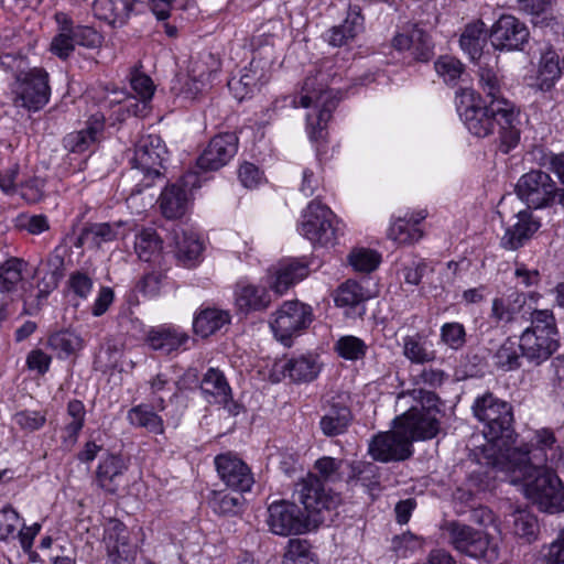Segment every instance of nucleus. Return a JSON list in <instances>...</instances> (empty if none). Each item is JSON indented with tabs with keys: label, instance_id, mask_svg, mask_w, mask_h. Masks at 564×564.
<instances>
[{
	"label": "nucleus",
	"instance_id": "nucleus-50",
	"mask_svg": "<svg viewBox=\"0 0 564 564\" xmlns=\"http://www.w3.org/2000/svg\"><path fill=\"white\" fill-rule=\"evenodd\" d=\"M25 263L22 259L10 258L0 265V290L11 293L17 290L22 281V273Z\"/></svg>",
	"mask_w": 564,
	"mask_h": 564
},
{
	"label": "nucleus",
	"instance_id": "nucleus-49",
	"mask_svg": "<svg viewBox=\"0 0 564 564\" xmlns=\"http://www.w3.org/2000/svg\"><path fill=\"white\" fill-rule=\"evenodd\" d=\"M243 502L245 498L242 492L239 491H214L209 500L213 510L223 516L237 514L241 510Z\"/></svg>",
	"mask_w": 564,
	"mask_h": 564
},
{
	"label": "nucleus",
	"instance_id": "nucleus-59",
	"mask_svg": "<svg viewBox=\"0 0 564 564\" xmlns=\"http://www.w3.org/2000/svg\"><path fill=\"white\" fill-rule=\"evenodd\" d=\"M441 341L454 350L463 348L466 344L465 327L457 322L445 323L441 327Z\"/></svg>",
	"mask_w": 564,
	"mask_h": 564
},
{
	"label": "nucleus",
	"instance_id": "nucleus-58",
	"mask_svg": "<svg viewBox=\"0 0 564 564\" xmlns=\"http://www.w3.org/2000/svg\"><path fill=\"white\" fill-rule=\"evenodd\" d=\"M349 263L360 272H371L380 263V256L370 249H355L349 254Z\"/></svg>",
	"mask_w": 564,
	"mask_h": 564
},
{
	"label": "nucleus",
	"instance_id": "nucleus-48",
	"mask_svg": "<svg viewBox=\"0 0 564 564\" xmlns=\"http://www.w3.org/2000/svg\"><path fill=\"white\" fill-rule=\"evenodd\" d=\"M284 370L294 381H312L319 372V365L312 356H301L289 360Z\"/></svg>",
	"mask_w": 564,
	"mask_h": 564
},
{
	"label": "nucleus",
	"instance_id": "nucleus-40",
	"mask_svg": "<svg viewBox=\"0 0 564 564\" xmlns=\"http://www.w3.org/2000/svg\"><path fill=\"white\" fill-rule=\"evenodd\" d=\"M85 406L79 400H72L67 404V415L70 419L65 425L62 440L65 448H72L78 438L85 422Z\"/></svg>",
	"mask_w": 564,
	"mask_h": 564
},
{
	"label": "nucleus",
	"instance_id": "nucleus-24",
	"mask_svg": "<svg viewBox=\"0 0 564 564\" xmlns=\"http://www.w3.org/2000/svg\"><path fill=\"white\" fill-rule=\"evenodd\" d=\"M128 469L126 460L115 454H108L99 463L96 471L97 485L107 494L115 495L124 484Z\"/></svg>",
	"mask_w": 564,
	"mask_h": 564
},
{
	"label": "nucleus",
	"instance_id": "nucleus-44",
	"mask_svg": "<svg viewBox=\"0 0 564 564\" xmlns=\"http://www.w3.org/2000/svg\"><path fill=\"white\" fill-rule=\"evenodd\" d=\"M403 355L413 364H427L436 358L435 350L431 349L429 343L419 334L403 338Z\"/></svg>",
	"mask_w": 564,
	"mask_h": 564
},
{
	"label": "nucleus",
	"instance_id": "nucleus-37",
	"mask_svg": "<svg viewBox=\"0 0 564 564\" xmlns=\"http://www.w3.org/2000/svg\"><path fill=\"white\" fill-rule=\"evenodd\" d=\"M55 21L58 25V34L53 39L51 50L59 58L65 59L76 46L72 34V19L64 12H57Z\"/></svg>",
	"mask_w": 564,
	"mask_h": 564
},
{
	"label": "nucleus",
	"instance_id": "nucleus-27",
	"mask_svg": "<svg viewBox=\"0 0 564 564\" xmlns=\"http://www.w3.org/2000/svg\"><path fill=\"white\" fill-rule=\"evenodd\" d=\"M172 235L177 260L186 267L194 265L203 252V242L199 237L181 228L174 229Z\"/></svg>",
	"mask_w": 564,
	"mask_h": 564
},
{
	"label": "nucleus",
	"instance_id": "nucleus-46",
	"mask_svg": "<svg viewBox=\"0 0 564 564\" xmlns=\"http://www.w3.org/2000/svg\"><path fill=\"white\" fill-rule=\"evenodd\" d=\"M48 345L61 358H66L83 349L84 339L73 330L63 329L48 337Z\"/></svg>",
	"mask_w": 564,
	"mask_h": 564
},
{
	"label": "nucleus",
	"instance_id": "nucleus-52",
	"mask_svg": "<svg viewBox=\"0 0 564 564\" xmlns=\"http://www.w3.org/2000/svg\"><path fill=\"white\" fill-rule=\"evenodd\" d=\"M123 351V344L115 338H108L95 357V366L101 371L115 369Z\"/></svg>",
	"mask_w": 564,
	"mask_h": 564
},
{
	"label": "nucleus",
	"instance_id": "nucleus-18",
	"mask_svg": "<svg viewBox=\"0 0 564 564\" xmlns=\"http://www.w3.org/2000/svg\"><path fill=\"white\" fill-rule=\"evenodd\" d=\"M215 466L219 478L234 491L247 492L254 484L253 475L248 465L232 453L219 454L215 457Z\"/></svg>",
	"mask_w": 564,
	"mask_h": 564
},
{
	"label": "nucleus",
	"instance_id": "nucleus-3",
	"mask_svg": "<svg viewBox=\"0 0 564 564\" xmlns=\"http://www.w3.org/2000/svg\"><path fill=\"white\" fill-rule=\"evenodd\" d=\"M510 462L497 469L509 475L511 484H522L525 496L536 503L540 509L556 513L564 510V487L556 471L546 467H536L532 475H521L517 466Z\"/></svg>",
	"mask_w": 564,
	"mask_h": 564
},
{
	"label": "nucleus",
	"instance_id": "nucleus-36",
	"mask_svg": "<svg viewBox=\"0 0 564 564\" xmlns=\"http://www.w3.org/2000/svg\"><path fill=\"white\" fill-rule=\"evenodd\" d=\"M350 473L346 479V482L355 487L360 484L369 492L379 488L380 474L379 467L373 463L357 462L349 464Z\"/></svg>",
	"mask_w": 564,
	"mask_h": 564
},
{
	"label": "nucleus",
	"instance_id": "nucleus-60",
	"mask_svg": "<svg viewBox=\"0 0 564 564\" xmlns=\"http://www.w3.org/2000/svg\"><path fill=\"white\" fill-rule=\"evenodd\" d=\"M336 350L343 358L356 360L365 356L367 346L358 337L344 336L337 340Z\"/></svg>",
	"mask_w": 564,
	"mask_h": 564
},
{
	"label": "nucleus",
	"instance_id": "nucleus-54",
	"mask_svg": "<svg viewBox=\"0 0 564 564\" xmlns=\"http://www.w3.org/2000/svg\"><path fill=\"white\" fill-rule=\"evenodd\" d=\"M113 98L109 100L110 105H119L118 120H124L126 115H133L135 117H144L148 113L149 101H142L140 98L127 96L123 91L113 93Z\"/></svg>",
	"mask_w": 564,
	"mask_h": 564
},
{
	"label": "nucleus",
	"instance_id": "nucleus-11",
	"mask_svg": "<svg viewBox=\"0 0 564 564\" xmlns=\"http://www.w3.org/2000/svg\"><path fill=\"white\" fill-rule=\"evenodd\" d=\"M273 316L271 329L275 338L288 347L292 344V337L307 328L313 321L312 307L300 301L284 302Z\"/></svg>",
	"mask_w": 564,
	"mask_h": 564
},
{
	"label": "nucleus",
	"instance_id": "nucleus-47",
	"mask_svg": "<svg viewBox=\"0 0 564 564\" xmlns=\"http://www.w3.org/2000/svg\"><path fill=\"white\" fill-rule=\"evenodd\" d=\"M283 564H319V562L307 540L291 539L286 545Z\"/></svg>",
	"mask_w": 564,
	"mask_h": 564
},
{
	"label": "nucleus",
	"instance_id": "nucleus-38",
	"mask_svg": "<svg viewBox=\"0 0 564 564\" xmlns=\"http://www.w3.org/2000/svg\"><path fill=\"white\" fill-rule=\"evenodd\" d=\"M525 303V296L521 293H512L507 297H497L492 301L491 317L496 323H511L520 313Z\"/></svg>",
	"mask_w": 564,
	"mask_h": 564
},
{
	"label": "nucleus",
	"instance_id": "nucleus-13",
	"mask_svg": "<svg viewBox=\"0 0 564 564\" xmlns=\"http://www.w3.org/2000/svg\"><path fill=\"white\" fill-rule=\"evenodd\" d=\"M369 454L382 463L404 460L412 455V445L404 430L394 423L392 431L380 433L372 438Z\"/></svg>",
	"mask_w": 564,
	"mask_h": 564
},
{
	"label": "nucleus",
	"instance_id": "nucleus-22",
	"mask_svg": "<svg viewBox=\"0 0 564 564\" xmlns=\"http://www.w3.org/2000/svg\"><path fill=\"white\" fill-rule=\"evenodd\" d=\"M392 46L398 51H411L416 62L426 63L434 56L431 36L416 24L411 25L404 33H398L392 40Z\"/></svg>",
	"mask_w": 564,
	"mask_h": 564
},
{
	"label": "nucleus",
	"instance_id": "nucleus-45",
	"mask_svg": "<svg viewBox=\"0 0 564 564\" xmlns=\"http://www.w3.org/2000/svg\"><path fill=\"white\" fill-rule=\"evenodd\" d=\"M478 77L479 87L484 94L490 98V101H495L496 99H506L502 96V79L495 66H491L482 59L479 61Z\"/></svg>",
	"mask_w": 564,
	"mask_h": 564
},
{
	"label": "nucleus",
	"instance_id": "nucleus-6",
	"mask_svg": "<svg viewBox=\"0 0 564 564\" xmlns=\"http://www.w3.org/2000/svg\"><path fill=\"white\" fill-rule=\"evenodd\" d=\"M166 154V148L160 135L147 134L138 140L129 175L135 185L128 199L140 194L143 188L152 186L154 180L161 176L160 169Z\"/></svg>",
	"mask_w": 564,
	"mask_h": 564
},
{
	"label": "nucleus",
	"instance_id": "nucleus-15",
	"mask_svg": "<svg viewBox=\"0 0 564 564\" xmlns=\"http://www.w3.org/2000/svg\"><path fill=\"white\" fill-rule=\"evenodd\" d=\"M199 187L200 180L196 172H187L178 183L166 186L159 198L164 217L174 219L183 216L186 210L188 193Z\"/></svg>",
	"mask_w": 564,
	"mask_h": 564
},
{
	"label": "nucleus",
	"instance_id": "nucleus-41",
	"mask_svg": "<svg viewBox=\"0 0 564 564\" xmlns=\"http://www.w3.org/2000/svg\"><path fill=\"white\" fill-rule=\"evenodd\" d=\"M187 335L171 328L152 329L148 334V343L152 349L170 354L181 347Z\"/></svg>",
	"mask_w": 564,
	"mask_h": 564
},
{
	"label": "nucleus",
	"instance_id": "nucleus-53",
	"mask_svg": "<svg viewBox=\"0 0 564 564\" xmlns=\"http://www.w3.org/2000/svg\"><path fill=\"white\" fill-rule=\"evenodd\" d=\"M128 420L131 424L144 427L154 434H161L164 431L162 419L145 405L132 408L128 412Z\"/></svg>",
	"mask_w": 564,
	"mask_h": 564
},
{
	"label": "nucleus",
	"instance_id": "nucleus-29",
	"mask_svg": "<svg viewBox=\"0 0 564 564\" xmlns=\"http://www.w3.org/2000/svg\"><path fill=\"white\" fill-rule=\"evenodd\" d=\"M200 389L209 403L227 404L231 400V388L218 369H208L200 382Z\"/></svg>",
	"mask_w": 564,
	"mask_h": 564
},
{
	"label": "nucleus",
	"instance_id": "nucleus-51",
	"mask_svg": "<svg viewBox=\"0 0 564 564\" xmlns=\"http://www.w3.org/2000/svg\"><path fill=\"white\" fill-rule=\"evenodd\" d=\"M425 215H420V218L412 221L406 219L397 220L389 229V237L401 245H411L419 241L423 232L417 228V223L424 219Z\"/></svg>",
	"mask_w": 564,
	"mask_h": 564
},
{
	"label": "nucleus",
	"instance_id": "nucleus-34",
	"mask_svg": "<svg viewBox=\"0 0 564 564\" xmlns=\"http://www.w3.org/2000/svg\"><path fill=\"white\" fill-rule=\"evenodd\" d=\"M362 23L360 13L351 10L340 25L333 26L328 31L327 42L335 47L346 45L362 30Z\"/></svg>",
	"mask_w": 564,
	"mask_h": 564
},
{
	"label": "nucleus",
	"instance_id": "nucleus-8",
	"mask_svg": "<svg viewBox=\"0 0 564 564\" xmlns=\"http://www.w3.org/2000/svg\"><path fill=\"white\" fill-rule=\"evenodd\" d=\"M294 495L304 506L313 528L324 523L328 519L329 512L340 502L339 496L327 490L322 480L313 474H308L296 484Z\"/></svg>",
	"mask_w": 564,
	"mask_h": 564
},
{
	"label": "nucleus",
	"instance_id": "nucleus-21",
	"mask_svg": "<svg viewBox=\"0 0 564 564\" xmlns=\"http://www.w3.org/2000/svg\"><path fill=\"white\" fill-rule=\"evenodd\" d=\"M108 549V564H133L137 556V546L129 541L126 525L111 520L106 529Z\"/></svg>",
	"mask_w": 564,
	"mask_h": 564
},
{
	"label": "nucleus",
	"instance_id": "nucleus-4",
	"mask_svg": "<svg viewBox=\"0 0 564 564\" xmlns=\"http://www.w3.org/2000/svg\"><path fill=\"white\" fill-rule=\"evenodd\" d=\"M328 75L318 70L315 75H308L302 86L299 97L293 100L294 107L308 108L312 105L319 108L316 118L307 116V127L312 140L324 138V129L336 109L339 97L337 93L327 89Z\"/></svg>",
	"mask_w": 564,
	"mask_h": 564
},
{
	"label": "nucleus",
	"instance_id": "nucleus-33",
	"mask_svg": "<svg viewBox=\"0 0 564 564\" xmlns=\"http://www.w3.org/2000/svg\"><path fill=\"white\" fill-rule=\"evenodd\" d=\"M561 74H563V64L560 66L557 54L547 52L541 58L538 76L531 86L543 93L550 91Z\"/></svg>",
	"mask_w": 564,
	"mask_h": 564
},
{
	"label": "nucleus",
	"instance_id": "nucleus-14",
	"mask_svg": "<svg viewBox=\"0 0 564 564\" xmlns=\"http://www.w3.org/2000/svg\"><path fill=\"white\" fill-rule=\"evenodd\" d=\"M516 191L529 207L541 208L554 198L556 186L547 173L535 170L520 177Z\"/></svg>",
	"mask_w": 564,
	"mask_h": 564
},
{
	"label": "nucleus",
	"instance_id": "nucleus-39",
	"mask_svg": "<svg viewBox=\"0 0 564 564\" xmlns=\"http://www.w3.org/2000/svg\"><path fill=\"white\" fill-rule=\"evenodd\" d=\"M486 42V25L482 21L477 20L466 25L460 35V46L468 53L471 59L481 61L482 46Z\"/></svg>",
	"mask_w": 564,
	"mask_h": 564
},
{
	"label": "nucleus",
	"instance_id": "nucleus-20",
	"mask_svg": "<svg viewBox=\"0 0 564 564\" xmlns=\"http://www.w3.org/2000/svg\"><path fill=\"white\" fill-rule=\"evenodd\" d=\"M238 137L232 132H226L214 137L208 147L197 159V166L202 171H217L225 166L236 154Z\"/></svg>",
	"mask_w": 564,
	"mask_h": 564
},
{
	"label": "nucleus",
	"instance_id": "nucleus-63",
	"mask_svg": "<svg viewBox=\"0 0 564 564\" xmlns=\"http://www.w3.org/2000/svg\"><path fill=\"white\" fill-rule=\"evenodd\" d=\"M19 513L11 507L7 506L0 510V541L14 538L20 527Z\"/></svg>",
	"mask_w": 564,
	"mask_h": 564
},
{
	"label": "nucleus",
	"instance_id": "nucleus-61",
	"mask_svg": "<svg viewBox=\"0 0 564 564\" xmlns=\"http://www.w3.org/2000/svg\"><path fill=\"white\" fill-rule=\"evenodd\" d=\"M362 288L354 281H347L337 291L335 302L338 306H355L364 302Z\"/></svg>",
	"mask_w": 564,
	"mask_h": 564
},
{
	"label": "nucleus",
	"instance_id": "nucleus-5",
	"mask_svg": "<svg viewBox=\"0 0 564 564\" xmlns=\"http://www.w3.org/2000/svg\"><path fill=\"white\" fill-rule=\"evenodd\" d=\"M518 458L512 466L521 475H532L536 467H546L550 470L564 471V448L557 444L555 434L550 429H540L534 432L530 443L516 452Z\"/></svg>",
	"mask_w": 564,
	"mask_h": 564
},
{
	"label": "nucleus",
	"instance_id": "nucleus-12",
	"mask_svg": "<svg viewBox=\"0 0 564 564\" xmlns=\"http://www.w3.org/2000/svg\"><path fill=\"white\" fill-rule=\"evenodd\" d=\"M267 513L265 522L269 530L276 535L303 534L314 529L310 518L303 513L300 507L288 500L272 502L268 507Z\"/></svg>",
	"mask_w": 564,
	"mask_h": 564
},
{
	"label": "nucleus",
	"instance_id": "nucleus-2",
	"mask_svg": "<svg viewBox=\"0 0 564 564\" xmlns=\"http://www.w3.org/2000/svg\"><path fill=\"white\" fill-rule=\"evenodd\" d=\"M473 413L485 424L484 435L487 443L482 453L487 464L498 468L510 465V462L514 463L518 458L516 452L524 448L527 443L517 444L511 404L487 392L475 400Z\"/></svg>",
	"mask_w": 564,
	"mask_h": 564
},
{
	"label": "nucleus",
	"instance_id": "nucleus-30",
	"mask_svg": "<svg viewBox=\"0 0 564 564\" xmlns=\"http://www.w3.org/2000/svg\"><path fill=\"white\" fill-rule=\"evenodd\" d=\"M134 2V0H95L93 9L97 18L112 25H122L128 20Z\"/></svg>",
	"mask_w": 564,
	"mask_h": 564
},
{
	"label": "nucleus",
	"instance_id": "nucleus-55",
	"mask_svg": "<svg viewBox=\"0 0 564 564\" xmlns=\"http://www.w3.org/2000/svg\"><path fill=\"white\" fill-rule=\"evenodd\" d=\"M519 350V343L508 338L495 354V365L503 371L519 368L521 366L520 359L522 358Z\"/></svg>",
	"mask_w": 564,
	"mask_h": 564
},
{
	"label": "nucleus",
	"instance_id": "nucleus-16",
	"mask_svg": "<svg viewBox=\"0 0 564 564\" xmlns=\"http://www.w3.org/2000/svg\"><path fill=\"white\" fill-rule=\"evenodd\" d=\"M393 422L404 430L411 444L414 441L433 438L438 432V421L431 408H411Z\"/></svg>",
	"mask_w": 564,
	"mask_h": 564
},
{
	"label": "nucleus",
	"instance_id": "nucleus-31",
	"mask_svg": "<svg viewBox=\"0 0 564 564\" xmlns=\"http://www.w3.org/2000/svg\"><path fill=\"white\" fill-rule=\"evenodd\" d=\"M122 226V221L89 224L82 230L78 241L82 245L90 243L100 247L102 243L118 239Z\"/></svg>",
	"mask_w": 564,
	"mask_h": 564
},
{
	"label": "nucleus",
	"instance_id": "nucleus-10",
	"mask_svg": "<svg viewBox=\"0 0 564 564\" xmlns=\"http://www.w3.org/2000/svg\"><path fill=\"white\" fill-rule=\"evenodd\" d=\"M334 221L335 215L326 205L312 200L303 210L299 229L313 245L328 247L336 240Z\"/></svg>",
	"mask_w": 564,
	"mask_h": 564
},
{
	"label": "nucleus",
	"instance_id": "nucleus-23",
	"mask_svg": "<svg viewBox=\"0 0 564 564\" xmlns=\"http://www.w3.org/2000/svg\"><path fill=\"white\" fill-rule=\"evenodd\" d=\"M522 358L529 364L539 366L547 360L558 348V339L552 335L523 332L519 339Z\"/></svg>",
	"mask_w": 564,
	"mask_h": 564
},
{
	"label": "nucleus",
	"instance_id": "nucleus-35",
	"mask_svg": "<svg viewBox=\"0 0 564 564\" xmlns=\"http://www.w3.org/2000/svg\"><path fill=\"white\" fill-rule=\"evenodd\" d=\"M512 533L527 543L533 542L540 531L536 517L525 509L514 510L508 520Z\"/></svg>",
	"mask_w": 564,
	"mask_h": 564
},
{
	"label": "nucleus",
	"instance_id": "nucleus-64",
	"mask_svg": "<svg viewBox=\"0 0 564 564\" xmlns=\"http://www.w3.org/2000/svg\"><path fill=\"white\" fill-rule=\"evenodd\" d=\"M435 69L446 83H454L463 73V64L454 57L443 56L435 62Z\"/></svg>",
	"mask_w": 564,
	"mask_h": 564
},
{
	"label": "nucleus",
	"instance_id": "nucleus-56",
	"mask_svg": "<svg viewBox=\"0 0 564 564\" xmlns=\"http://www.w3.org/2000/svg\"><path fill=\"white\" fill-rule=\"evenodd\" d=\"M345 462L329 456L318 458L314 464L316 476L322 482L335 484L343 480V467Z\"/></svg>",
	"mask_w": 564,
	"mask_h": 564
},
{
	"label": "nucleus",
	"instance_id": "nucleus-62",
	"mask_svg": "<svg viewBox=\"0 0 564 564\" xmlns=\"http://www.w3.org/2000/svg\"><path fill=\"white\" fill-rule=\"evenodd\" d=\"M72 34L75 45L87 48H96L101 45L102 36L93 28L84 25H74L72 22Z\"/></svg>",
	"mask_w": 564,
	"mask_h": 564
},
{
	"label": "nucleus",
	"instance_id": "nucleus-57",
	"mask_svg": "<svg viewBox=\"0 0 564 564\" xmlns=\"http://www.w3.org/2000/svg\"><path fill=\"white\" fill-rule=\"evenodd\" d=\"M524 332H534L538 334L552 335L557 338V328L555 318L549 310H535L531 313V327Z\"/></svg>",
	"mask_w": 564,
	"mask_h": 564
},
{
	"label": "nucleus",
	"instance_id": "nucleus-32",
	"mask_svg": "<svg viewBox=\"0 0 564 564\" xmlns=\"http://www.w3.org/2000/svg\"><path fill=\"white\" fill-rule=\"evenodd\" d=\"M270 303L271 296L263 286L242 285L236 292V305L243 313L263 311Z\"/></svg>",
	"mask_w": 564,
	"mask_h": 564
},
{
	"label": "nucleus",
	"instance_id": "nucleus-7",
	"mask_svg": "<svg viewBox=\"0 0 564 564\" xmlns=\"http://www.w3.org/2000/svg\"><path fill=\"white\" fill-rule=\"evenodd\" d=\"M440 530L441 538L460 554L488 562L498 558V546L485 531L456 520L443 522Z\"/></svg>",
	"mask_w": 564,
	"mask_h": 564
},
{
	"label": "nucleus",
	"instance_id": "nucleus-9",
	"mask_svg": "<svg viewBox=\"0 0 564 564\" xmlns=\"http://www.w3.org/2000/svg\"><path fill=\"white\" fill-rule=\"evenodd\" d=\"M13 102L30 111L42 109L50 100L48 74L41 68L21 73L12 85Z\"/></svg>",
	"mask_w": 564,
	"mask_h": 564
},
{
	"label": "nucleus",
	"instance_id": "nucleus-43",
	"mask_svg": "<svg viewBox=\"0 0 564 564\" xmlns=\"http://www.w3.org/2000/svg\"><path fill=\"white\" fill-rule=\"evenodd\" d=\"M229 314L216 308L202 311L194 319L193 327L197 335L208 337L229 323Z\"/></svg>",
	"mask_w": 564,
	"mask_h": 564
},
{
	"label": "nucleus",
	"instance_id": "nucleus-42",
	"mask_svg": "<svg viewBox=\"0 0 564 564\" xmlns=\"http://www.w3.org/2000/svg\"><path fill=\"white\" fill-rule=\"evenodd\" d=\"M134 249L140 260L155 262L161 258L162 240L155 230L143 229L135 237Z\"/></svg>",
	"mask_w": 564,
	"mask_h": 564
},
{
	"label": "nucleus",
	"instance_id": "nucleus-26",
	"mask_svg": "<svg viewBox=\"0 0 564 564\" xmlns=\"http://www.w3.org/2000/svg\"><path fill=\"white\" fill-rule=\"evenodd\" d=\"M308 274L305 263L297 260L279 262L271 273L270 286L276 294H283L291 285L302 281Z\"/></svg>",
	"mask_w": 564,
	"mask_h": 564
},
{
	"label": "nucleus",
	"instance_id": "nucleus-19",
	"mask_svg": "<svg viewBox=\"0 0 564 564\" xmlns=\"http://www.w3.org/2000/svg\"><path fill=\"white\" fill-rule=\"evenodd\" d=\"M323 411L319 426L325 436L334 437L347 431L352 415L345 394L326 398L323 403Z\"/></svg>",
	"mask_w": 564,
	"mask_h": 564
},
{
	"label": "nucleus",
	"instance_id": "nucleus-17",
	"mask_svg": "<svg viewBox=\"0 0 564 564\" xmlns=\"http://www.w3.org/2000/svg\"><path fill=\"white\" fill-rule=\"evenodd\" d=\"M489 35L495 48L517 51L528 42L529 30L518 18L503 14L494 23Z\"/></svg>",
	"mask_w": 564,
	"mask_h": 564
},
{
	"label": "nucleus",
	"instance_id": "nucleus-1",
	"mask_svg": "<svg viewBox=\"0 0 564 564\" xmlns=\"http://www.w3.org/2000/svg\"><path fill=\"white\" fill-rule=\"evenodd\" d=\"M457 111L466 128L476 137L485 138L498 128L499 149L508 153L520 140L519 110L508 99H496L485 104L473 89L459 95Z\"/></svg>",
	"mask_w": 564,
	"mask_h": 564
},
{
	"label": "nucleus",
	"instance_id": "nucleus-28",
	"mask_svg": "<svg viewBox=\"0 0 564 564\" xmlns=\"http://www.w3.org/2000/svg\"><path fill=\"white\" fill-rule=\"evenodd\" d=\"M517 223L507 229L501 238V246L509 250L520 248L538 229L540 224L532 219L527 210H520L517 214Z\"/></svg>",
	"mask_w": 564,
	"mask_h": 564
},
{
	"label": "nucleus",
	"instance_id": "nucleus-25",
	"mask_svg": "<svg viewBox=\"0 0 564 564\" xmlns=\"http://www.w3.org/2000/svg\"><path fill=\"white\" fill-rule=\"evenodd\" d=\"M104 123L105 116L102 113L93 115L85 129L68 133L64 138V148L74 153L88 151L99 140L104 131Z\"/></svg>",
	"mask_w": 564,
	"mask_h": 564
}]
</instances>
